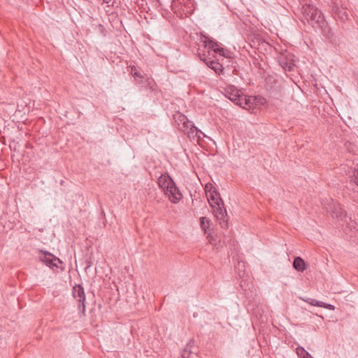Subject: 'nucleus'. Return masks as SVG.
I'll return each mask as SVG.
<instances>
[{"label": "nucleus", "instance_id": "26", "mask_svg": "<svg viewBox=\"0 0 358 358\" xmlns=\"http://www.w3.org/2000/svg\"><path fill=\"white\" fill-rule=\"evenodd\" d=\"M104 3L110 4L111 3V0H102Z\"/></svg>", "mask_w": 358, "mask_h": 358}, {"label": "nucleus", "instance_id": "7", "mask_svg": "<svg viewBox=\"0 0 358 358\" xmlns=\"http://www.w3.org/2000/svg\"><path fill=\"white\" fill-rule=\"evenodd\" d=\"M163 191L166 196L169 197V200H171V201L174 203L179 202L182 197L180 190L176 185L169 187V189H163Z\"/></svg>", "mask_w": 358, "mask_h": 358}, {"label": "nucleus", "instance_id": "8", "mask_svg": "<svg viewBox=\"0 0 358 358\" xmlns=\"http://www.w3.org/2000/svg\"><path fill=\"white\" fill-rule=\"evenodd\" d=\"M158 185H159L161 189H166L176 185L174 180H172L171 177L169 176L168 173H164L158 178Z\"/></svg>", "mask_w": 358, "mask_h": 358}, {"label": "nucleus", "instance_id": "2", "mask_svg": "<svg viewBox=\"0 0 358 358\" xmlns=\"http://www.w3.org/2000/svg\"><path fill=\"white\" fill-rule=\"evenodd\" d=\"M302 18L306 20L310 26L320 25L325 22L322 11L310 3H305L301 7Z\"/></svg>", "mask_w": 358, "mask_h": 358}, {"label": "nucleus", "instance_id": "15", "mask_svg": "<svg viewBox=\"0 0 358 358\" xmlns=\"http://www.w3.org/2000/svg\"><path fill=\"white\" fill-rule=\"evenodd\" d=\"M303 301H305V302H306L312 306H317V307H320V308H327V310H334L333 305L327 304V303H326L324 302H322L320 301H316L314 299H303Z\"/></svg>", "mask_w": 358, "mask_h": 358}, {"label": "nucleus", "instance_id": "19", "mask_svg": "<svg viewBox=\"0 0 358 358\" xmlns=\"http://www.w3.org/2000/svg\"><path fill=\"white\" fill-rule=\"evenodd\" d=\"M280 65L285 71H291L294 67V62L292 59L287 60L285 58L280 59Z\"/></svg>", "mask_w": 358, "mask_h": 358}, {"label": "nucleus", "instance_id": "1", "mask_svg": "<svg viewBox=\"0 0 358 358\" xmlns=\"http://www.w3.org/2000/svg\"><path fill=\"white\" fill-rule=\"evenodd\" d=\"M206 197H208L209 206L213 209L215 217L220 221V227L223 229H227L228 216L224 207L223 201L220 196V193L211 187L210 189L206 191Z\"/></svg>", "mask_w": 358, "mask_h": 358}, {"label": "nucleus", "instance_id": "22", "mask_svg": "<svg viewBox=\"0 0 358 358\" xmlns=\"http://www.w3.org/2000/svg\"><path fill=\"white\" fill-rule=\"evenodd\" d=\"M132 76H133V78H134L136 82H137L138 83H142L143 82L144 76H143V75L141 74V73H140V72L135 73L132 74Z\"/></svg>", "mask_w": 358, "mask_h": 358}, {"label": "nucleus", "instance_id": "3", "mask_svg": "<svg viewBox=\"0 0 358 358\" xmlns=\"http://www.w3.org/2000/svg\"><path fill=\"white\" fill-rule=\"evenodd\" d=\"M324 208H326L327 213L331 215L332 217L338 220H343L346 217V212L341 207V203L333 199H330V203Z\"/></svg>", "mask_w": 358, "mask_h": 358}, {"label": "nucleus", "instance_id": "10", "mask_svg": "<svg viewBox=\"0 0 358 358\" xmlns=\"http://www.w3.org/2000/svg\"><path fill=\"white\" fill-rule=\"evenodd\" d=\"M174 119L179 128L187 129L188 127H191V125L194 124L183 113H177V114L175 115Z\"/></svg>", "mask_w": 358, "mask_h": 358}, {"label": "nucleus", "instance_id": "17", "mask_svg": "<svg viewBox=\"0 0 358 358\" xmlns=\"http://www.w3.org/2000/svg\"><path fill=\"white\" fill-rule=\"evenodd\" d=\"M194 346V341L193 340L189 341L185 349L182 350V358H190L191 355L192 354V348Z\"/></svg>", "mask_w": 358, "mask_h": 358}, {"label": "nucleus", "instance_id": "4", "mask_svg": "<svg viewBox=\"0 0 358 358\" xmlns=\"http://www.w3.org/2000/svg\"><path fill=\"white\" fill-rule=\"evenodd\" d=\"M73 296L74 299L78 301V308H82V313L85 314V290L83 289V287H81L80 285H76L73 287Z\"/></svg>", "mask_w": 358, "mask_h": 358}, {"label": "nucleus", "instance_id": "21", "mask_svg": "<svg viewBox=\"0 0 358 358\" xmlns=\"http://www.w3.org/2000/svg\"><path fill=\"white\" fill-rule=\"evenodd\" d=\"M200 227H201L202 229L206 231V229L209 227V221L206 217H200Z\"/></svg>", "mask_w": 358, "mask_h": 358}, {"label": "nucleus", "instance_id": "24", "mask_svg": "<svg viewBox=\"0 0 358 358\" xmlns=\"http://www.w3.org/2000/svg\"><path fill=\"white\" fill-rule=\"evenodd\" d=\"M138 72V69L135 66H130V73H131V75Z\"/></svg>", "mask_w": 358, "mask_h": 358}, {"label": "nucleus", "instance_id": "25", "mask_svg": "<svg viewBox=\"0 0 358 358\" xmlns=\"http://www.w3.org/2000/svg\"><path fill=\"white\" fill-rule=\"evenodd\" d=\"M203 136V132L199 130V136H196V138L201 139V138H202Z\"/></svg>", "mask_w": 358, "mask_h": 358}, {"label": "nucleus", "instance_id": "9", "mask_svg": "<svg viewBox=\"0 0 358 358\" xmlns=\"http://www.w3.org/2000/svg\"><path fill=\"white\" fill-rule=\"evenodd\" d=\"M225 96L229 100H236L238 96L243 95V92L233 85H227L224 89Z\"/></svg>", "mask_w": 358, "mask_h": 358}, {"label": "nucleus", "instance_id": "16", "mask_svg": "<svg viewBox=\"0 0 358 358\" xmlns=\"http://www.w3.org/2000/svg\"><path fill=\"white\" fill-rule=\"evenodd\" d=\"M201 59L205 62L206 65L208 66L209 68L214 70L216 73H220V72L222 71V65H221L220 63L214 62L213 60L206 59Z\"/></svg>", "mask_w": 358, "mask_h": 358}, {"label": "nucleus", "instance_id": "12", "mask_svg": "<svg viewBox=\"0 0 358 358\" xmlns=\"http://www.w3.org/2000/svg\"><path fill=\"white\" fill-rule=\"evenodd\" d=\"M205 43V47L209 50L214 51V52L217 53L222 56H224V52L225 50L222 48H218L217 43L210 40H206L203 41Z\"/></svg>", "mask_w": 358, "mask_h": 358}, {"label": "nucleus", "instance_id": "11", "mask_svg": "<svg viewBox=\"0 0 358 358\" xmlns=\"http://www.w3.org/2000/svg\"><path fill=\"white\" fill-rule=\"evenodd\" d=\"M332 11L335 16L338 17V19L341 20H345L348 19V13L345 8L338 7L335 4L332 7Z\"/></svg>", "mask_w": 358, "mask_h": 358}, {"label": "nucleus", "instance_id": "13", "mask_svg": "<svg viewBox=\"0 0 358 358\" xmlns=\"http://www.w3.org/2000/svg\"><path fill=\"white\" fill-rule=\"evenodd\" d=\"M312 27L321 29L322 33H323V35L327 39H330L333 36L332 31H331V29L328 26L327 22H324V24H321L320 25H313Z\"/></svg>", "mask_w": 358, "mask_h": 358}, {"label": "nucleus", "instance_id": "6", "mask_svg": "<svg viewBox=\"0 0 358 358\" xmlns=\"http://www.w3.org/2000/svg\"><path fill=\"white\" fill-rule=\"evenodd\" d=\"M238 99L236 100H231L234 103L241 106L244 109H250L253 107L254 102L256 100V98L254 96H248L246 95H242L237 98Z\"/></svg>", "mask_w": 358, "mask_h": 358}, {"label": "nucleus", "instance_id": "20", "mask_svg": "<svg viewBox=\"0 0 358 358\" xmlns=\"http://www.w3.org/2000/svg\"><path fill=\"white\" fill-rule=\"evenodd\" d=\"M296 352L301 358H313V357L303 347L296 348Z\"/></svg>", "mask_w": 358, "mask_h": 358}, {"label": "nucleus", "instance_id": "18", "mask_svg": "<svg viewBox=\"0 0 358 358\" xmlns=\"http://www.w3.org/2000/svg\"><path fill=\"white\" fill-rule=\"evenodd\" d=\"M293 268L299 272H303L306 268L304 261L301 257H297L293 261Z\"/></svg>", "mask_w": 358, "mask_h": 358}, {"label": "nucleus", "instance_id": "14", "mask_svg": "<svg viewBox=\"0 0 358 358\" xmlns=\"http://www.w3.org/2000/svg\"><path fill=\"white\" fill-rule=\"evenodd\" d=\"M180 130L187 134L190 139H195V137L198 136V134L199 133V130L194 124L188 126V128L187 129L185 127L180 128Z\"/></svg>", "mask_w": 358, "mask_h": 358}, {"label": "nucleus", "instance_id": "23", "mask_svg": "<svg viewBox=\"0 0 358 358\" xmlns=\"http://www.w3.org/2000/svg\"><path fill=\"white\" fill-rule=\"evenodd\" d=\"M354 182L358 186V170H355L354 172Z\"/></svg>", "mask_w": 358, "mask_h": 358}, {"label": "nucleus", "instance_id": "5", "mask_svg": "<svg viewBox=\"0 0 358 358\" xmlns=\"http://www.w3.org/2000/svg\"><path fill=\"white\" fill-rule=\"evenodd\" d=\"M41 261L51 268H59V265L62 264V261L48 252H43V256L41 257Z\"/></svg>", "mask_w": 358, "mask_h": 358}]
</instances>
